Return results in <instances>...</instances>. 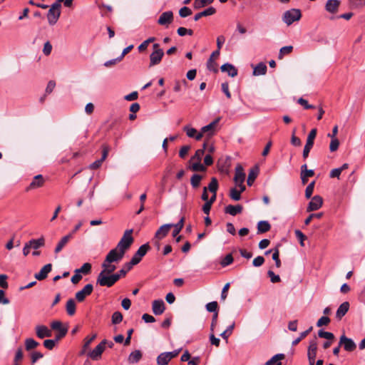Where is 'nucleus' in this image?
Listing matches in <instances>:
<instances>
[{
    "label": "nucleus",
    "mask_w": 365,
    "mask_h": 365,
    "mask_svg": "<svg viewBox=\"0 0 365 365\" xmlns=\"http://www.w3.org/2000/svg\"><path fill=\"white\" fill-rule=\"evenodd\" d=\"M230 197L235 201L241 199V191L237 190L235 187L231 188L230 190Z\"/></svg>",
    "instance_id": "nucleus-50"
},
{
    "label": "nucleus",
    "mask_w": 365,
    "mask_h": 365,
    "mask_svg": "<svg viewBox=\"0 0 365 365\" xmlns=\"http://www.w3.org/2000/svg\"><path fill=\"white\" fill-rule=\"evenodd\" d=\"M220 120V118H217L215 120H213L212 122L209 123L208 125L203 126L201 128L202 134L203 135L204 133H205L207 132H210L211 133H212L215 130V126L219 123Z\"/></svg>",
    "instance_id": "nucleus-36"
},
{
    "label": "nucleus",
    "mask_w": 365,
    "mask_h": 365,
    "mask_svg": "<svg viewBox=\"0 0 365 365\" xmlns=\"http://www.w3.org/2000/svg\"><path fill=\"white\" fill-rule=\"evenodd\" d=\"M165 55L164 51L160 48L159 43H153V52L150 54L149 67L158 65Z\"/></svg>",
    "instance_id": "nucleus-5"
},
{
    "label": "nucleus",
    "mask_w": 365,
    "mask_h": 365,
    "mask_svg": "<svg viewBox=\"0 0 365 365\" xmlns=\"http://www.w3.org/2000/svg\"><path fill=\"white\" fill-rule=\"evenodd\" d=\"M142 358V353L140 350L132 351L128 356V361L130 364L138 363Z\"/></svg>",
    "instance_id": "nucleus-34"
},
{
    "label": "nucleus",
    "mask_w": 365,
    "mask_h": 365,
    "mask_svg": "<svg viewBox=\"0 0 365 365\" xmlns=\"http://www.w3.org/2000/svg\"><path fill=\"white\" fill-rule=\"evenodd\" d=\"M173 21V13L172 11H167L161 14L158 19V24L162 26H168Z\"/></svg>",
    "instance_id": "nucleus-16"
},
{
    "label": "nucleus",
    "mask_w": 365,
    "mask_h": 365,
    "mask_svg": "<svg viewBox=\"0 0 365 365\" xmlns=\"http://www.w3.org/2000/svg\"><path fill=\"white\" fill-rule=\"evenodd\" d=\"M349 303L344 302L340 304L336 312V318L340 320L349 311Z\"/></svg>",
    "instance_id": "nucleus-25"
},
{
    "label": "nucleus",
    "mask_w": 365,
    "mask_h": 365,
    "mask_svg": "<svg viewBox=\"0 0 365 365\" xmlns=\"http://www.w3.org/2000/svg\"><path fill=\"white\" fill-rule=\"evenodd\" d=\"M45 182V180L42 175H37L34 177L32 181L29 185L28 187H26V191L29 192L31 190H35L39 187H41Z\"/></svg>",
    "instance_id": "nucleus-14"
},
{
    "label": "nucleus",
    "mask_w": 365,
    "mask_h": 365,
    "mask_svg": "<svg viewBox=\"0 0 365 365\" xmlns=\"http://www.w3.org/2000/svg\"><path fill=\"white\" fill-rule=\"evenodd\" d=\"M339 5V0H328L325 5V9L329 13L335 14L337 12Z\"/></svg>",
    "instance_id": "nucleus-21"
},
{
    "label": "nucleus",
    "mask_w": 365,
    "mask_h": 365,
    "mask_svg": "<svg viewBox=\"0 0 365 365\" xmlns=\"http://www.w3.org/2000/svg\"><path fill=\"white\" fill-rule=\"evenodd\" d=\"M297 103L302 106L304 109H313L315 108L313 105L309 104L308 101L303 98H299Z\"/></svg>",
    "instance_id": "nucleus-59"
},
{
    "label": "nucleus",
    "mask_w": 365,
    "mask_h": 365,
    "mask_svg": "<svg viewBox=\"0 0 365 365\" xmlns=\"http://www.w3.org/2000/svg\"><path fill=\"white\" fill-rule=\"evenodd\" d=\"M155 40V37H150V38H148V39L144 41L143 43H141L138 46V51L140 52L144 51L148 48V46L149 45V43H152V42H154Z\"/></svg>",
    "instance_id": "nucleus-46"
},
{
    "label": "nucleus",
    "mask_w": 365,
    "mask_h": 365,
    "mask_svg": "<svg viewBox=\"0 0 365 365\" xmlns=\"http://www.w3.org/2000/svg\"><path fill=\"white\" fill-rule=\"evenodd\" d=\"M312 330V327H310L308 329L302 332L300 334L299 336L292 341V346H296L297 344H298L301 341V340H302L304 338H305L309 334V332Z\"/></svg>",
    "instance_id": "nucleus-47"
},
{
    "label": "nucleus",
    "mask_w": 365,
    "mask_h": 365,
    "mask_svg": "<svg viewBox=\"0 0 365 365\" xmlns=\"http://www.w3.org/2000/svg\"><path fill=\"white\" fill-rule=\"evenodd\" d=\"M150 247L148 243L142 245L137 252L133 255L130 261L127 262L128 268L132 269L134 265L138 264L142 259V258L146 255Z\"/></svg>",
    "instance_id": "nucleus-4"
},
{
    "label": "nucleus",
    "mask_w": 365,
    "mask_h": 365,
    "mask_svg": "<svg viewBox=\"0 0 365 365\" xmlns=\"http://www.w3.org/2000/svg\"><path fill=\"white\" fill-rule=\"evenodd\" d=\"M91 271V264L88 262L84 263L81 268L76 269L75 273L88 274Z\"/></svg>",
    "instance_id": "nucleus-43"
},
{
    "label": "nucleus",
    "mask_w": 365,
    "mask_h": 365,
    "mask_svg": "<svg viewBox=\"0 0 365 365\" xmlns=\"http://www.w3.org/2000/svg\"><path fill=\"white\" fill-rule=\"evenodd\" d=\"M153 312L155 315H160L165 311V303L162 299H156L153 302Z\"/></svg>",
    "instance_id": "nucleus-19"
},
{
    "label": "nucleus",
    "mask_w": 365,
    "mask_h": 365,
    "mask_svg": "<svg viewBox=\"0 0 365 365\" xmlns=\"http://www.w3.org/2000/svg\"><path fill=\"white\" fill-rule=\"evenodd\" d=\"M302 16L301 11L297 9H292L286 11L282 16L283 21L290 26L296 21H299Z\"/></svg>",
    "instance_id": "nucleus-6"
},
{
    "label": "nucleus",
    "mask_w": 365,
    "mask_h": 365,
    "mask_svg": "<svg viewBox=\"0 0 365 365\" xmlns=\"http://www.w3.org/2000/svg\"><path fill=\"white\" fill-rule=\"evenodd\" d=\"M285 357L284 354H277L268 360L265 365H282L281 360Z\"/></svg>",
    "instance_id": "nucleus-32"
},
{
    "label": "nucleus",
    "mask_w": 365,
    "mask_h": 365,
    "mask_svg": "<svg viewBox=\"0 0 365 365\" xmlns=\"http://www.w3.org/2000/svg\"><path fill=\"white\" fill-rule=\"evenodd\" d=\"M207 190L212 192L215 193L218 190V181L216 178H212L208 186L206 187Z\"/></svg>",
    "instance_id": "nucleus-44"
},
{
    "label": "nucleus",
    "mask_w": 365,
    "mask_h": 365,
    "mask_svg": "<svg viewBox=\"0 0 365 365\" xmlns=\"http://www.w3.org/2000/svg\"><path fill=\"white\" fill-rule=\"evenodd\" d=\"M235 323L233 322L227 328L226 330H225L221 334L220 336L224 339H227L228 337L232 334V331L235 328Z\"/></svg>",
    "instance_id": "nucleus-45"
},
{
    "label": "nucleus",
    "mask_w": 365,
    "mask_h": 365,
    "mask_svg": "<svg viewBox=\"0 0 365 365\" xmlns=\"http://www.w3.org/2000/svg\"><path fill=\"white\" fill-rule=\"evenodd\" d=\"M339 346H342L345 351L349 352L354 351L356 348V344L353 339L346 337L344 334L339 339Z\"/></svg>",
    "instance_id": "nucleus-9"
},
{
    "label": "nucleus",
    "mask_w": 365,
    "mask_h": 365,
    "mask_svg": "<svg viewBox=\"0 0 365 365\" xmlns=\"http://www.w3.org/2000/svg\"><path fill=\"white\" fill-rule=\"evenodd\" d=\"M119 280L118 275L115 273L108 274L104 272H100L96 278V284L101 287H111Z\"/></svg>",
    "instance_id": "nucleus-1"
},
{
    "label": "nucleus",
    "mask_w": 365,
    "mask_h": 365,
    "mask_svg": "<svg viewBox=\"0 0 365 365\" xmlns=\"http://www.w3.org/2000/svg\"><path fill=\"white\" fill-rule=\"evenodd\" d=\"M51 327L52 329L58 331V334L55 337L57 341H59L61 339L64 337L68 332V328L63 327L62 323L60 321L52 322L51 324Z\"/></svg>",
    "instance_id": "nucleus-8"
},
{
    "label": "nucleus",
    "mask_w": 365,
    "mask_h": 365,
    "mask_svg": "<svg viewBox=\"0 0 365 365\" xmlns=\"http://www.w3.org/2000/svg\"><path fill=\"white\" fill-rule=\"evenodd\" d=\"M217 302H215V301H213V302H209L206 304V309L207 312H217Z\"/></svg>",
    "instance_id": "nucleus-57"
},
{
    "label": "nucleus",
    "mask_w": 365,
    "mask_h": 365,
    "mask_svg": "<svg viewBox=\"0 0 365 365\" xmlns=\"http://www.w3.org/2000/svg\"><path fill=\"white\" fill-rule=\"evenodd\" d=\"M323 204L322 197L319 195L314 196L309 202L307 210V212L315 211L319 210Z\"/></svg>",
    "instance_id": "nucleus-15"
},
{
    "label": "nucleus",
    "mask_w": 365,
    "mask_h": 365,
    "mask_svg": "<svg viewBox=\"0 0 365 365\" xmlns=\"http://www.w3.org/2000/svg\"><path fill=\"white\" fill-rule=\"evenodd\" d=\"M259 174V168L258 166H255L252 169H250L248 178L247 180V183L249 186H251L253 182H255V179L257 178V175Z\"/></svg>",
    "instance_id": "nucleus-30"
},
{
    "label": "nucleus",
    "mask_w": 365,
    "mask_h": 365,
    "mask_svg": "<svg viewBox=\"0 0 365 365\" xmlns=\"http://www.w3.org/2000/svg\"><path fill=\"white\" fill-rule=\"evenodd\" d=\"M124 253L119 251L117 247L111 250L106 255V262H118L124 257Z\"/></svg>",
    "instance_id": "nucleus-10"
},
{
    "label": "nucleus",
    "mask_w": 365,
    "mask_h": 365,
    "mask_svg": "<svg viewBox=\"0 0 365 365\" xmlns=\"http://www.w3.org/2000/svg\"><path fill=\"white\" fill-rule=\"evenodd\" d=\"M39 343L32 338H28L25 340V348L27 351H30L36 348Z\"/></svg>",
    "instance_id": "nucleus-41"
},
{
    "label": "nucleus",
    "mask_w": 365,
    "mask_h": 365,
    "mask_svg": "<svg viewBox=\"0 0 365 365\" xmlns=\"http://www.w3.org/2000/svg\"><path fill=\"white\" fill-rule=\"evenodd\" d=\"M191 169L194 171H201L204 172L206 170V168L204 165H202L200 161H197L193 163L191 166Z\"/></svg>",
    "instance_id": "nucleus-56"
},
{
    "label": "nucleus",
    "mask_w": 365,
    "mask_h": 365,
    "mask_svg": "<svg viewBox=\"0 0 365 365\" xmlns=\"http://www.w3.org/2000/svg\"><path fill=\"white\" fill-rule=\"evenodd\" d=\"M318 336L320 338H324V339H328V340H331V339H333L334 338V334L331 332L325 331L323 329H320L318 331Z\"/></svg>",
    "instance_id": "nucleus-53"
},
{
    "label": "nucleus",
    "mask_w": 365,
    "mask_h": 365,
    "mask_svg": "<svg viewBox=\"0 0 365 365\" xmlns=\"http://www.w3.org/2000/svg\"><path fill=\"white\" fill-rule=\"evenodd\" d=\"M330 322V319L328 317L323 316L317 322V326L318 327H322L324 325H327Z\"/></svg>",
    "instance_id": "nucleus-64"
},
{
    "label": "nucleus",
    "mask_w": 365,
    "mask_h": 365,
    "mask_svg": "<svg viewBox=\"0 0 365 365\" xmlns=\"http://www.w3.org/2000/svg\"><path fill=\"white\" fill-rule=\"evenodd\" d=\"M93 290L92 284H87L84 287L76 293V299L78 302H83L87 296H89Z\"/></svg>",
    "instance_id": "nucleus-11"
},
{
    "label": "nucleus",
    "mask_w": 365,
    "mask_h": 365,
    "mask_svg": "<svg viewBox=\"0 0 365 365\" xmlns=\"http://www.w3.org/2000/svg\"><path fill=\"white\" fill-rule=\"evenodd\" d=\"M123 320V314L120 312H115L111 318L112 323L113 324H118Z\"/></svg>",
    "instance_id": "nucleus-51"
},
{
    "label": "nucleus",
    "mask_w": 365,
    "mask_h": 365,
    "mask_svg": "<svg viewBox=\"0 0 365 365\" xmlns=\"http://www.w3.org/2000/svg\"><path fill=\"white\" fill-rule=\"evenodd\" d=\"M109 150H110V147L108 145L103 144L102 145V156H101V158L98 160H96L93 163H91L89 165V168L92 170H95V169L100 168L102 165V163L107 158Z\"/></svg>",
    "instance_id": "nucleus-12"
},
{
    "label": "nucleus",
    "mask_w": 365,
    "mask_h": 365,
    "mask_svg": "<svg viewBox=\"0 0 365 365\" xmlns=\"http://www.w3.org/2000/svg\"><path fill=\"white\" fill-rule=\"evenodd\" d=\"M202 175L199 174H193L190 178V184L194 189L200 187V182L202 180Z\"/></svg>",
    "instance_id": "nucleus-40"
},
{
    "label": "nucleus",
    "mask_w": 365,
    "mask_h": 365,
    "mask_svg": "<svg viewBox=\"0 0 365 365\" xmlns=\"http://www.w3.org/2000/svg\"><path fill=\"white\" fill-rule=\"evenodd\" d=\"M339 145V141L337 138H331V143L329 145V150L331 152L336 151Z\"/></svg>",
    "instance_id": "nucleus-60"
},
{
    "label": "nucleus",
    "mask_w": 365,
    "mask_h": 365,
    "mask_svg": "<svg viewBox=\"0 0 365 365\" xmlns=\"http://www.w3.org/2000/svg\"><path fill=\"white\" fill-rule=\"evenodd\" d=\"M71 239V235H66L65 236H63L61 240L58 242V243L57 244L55 250H54V252L56 254H58V252H60L63 248L66 245V244L69 242V240Z\"/></svg>",
    "instance_id": "nucleus-29"
},
{
    "label": "nucleus",
    "mask_w": 365,
    "mask_h": 365,
    "mask_svg": "<svg viewBox=\"0 0 365 365\" xmlns=\"http://www.w3.org/2000/svg\"><path fill=\"white\" fill-rule=\"evenodd\" d=\"M215 13H216V9L214 7L210 6V7H208L207 9H205L204 11L196 14L194 16L193 19H194V21H197L202 17L211 16V15L215 14Z\"/></svg>",
    "instance_id": "nucleus-27"
},
{
    "label": "nucleus",
    "mask_w": 365,
    "mask_h": 365,
    "mask_svg": "<svg viewBox=\"0 0 365 365\" xmlns=\"http://www.w3.org/2000/svg\"><path fill=\"white\" fill-rule=\"evenodd\" d=\"M207 68L209 71H212L214 73H217V64L214 61V59H212V58H210L207 62Z\"/></svg>",
    "instance_id": "nucleus-48"
},
{
    "label": "nucleus",
    "mask_w": 365,
    "mask_h": 365,
    "mask_svg": "<svg viewBox=\"0 0 365 365\" xmlns=\"http://www.w3.org/2000/svg\"><path fill=\"white\" fill-rule=\"evenodd\" d=\"M192 14V10L187 6H183L179 10V15L182 18H185Z\"/></svg>",
    "instance_id": "nucleus-55"
},
{
    "label": "nucleus",
    "mask_w": 365,
    "mask_h": 365,
    "mask_svg": "<svg viewBox=\"0 0 365 365\" xmlns=\"http://www.w3.org/2000/svg\"><path fill=\"white\" fill-rule=\"evenodd\" d=\"M56 341H58L56 339H46L43 341V346L46 349H48L49 350H52L53 349V347L55 346Z\"/></svg>",
    "instance_id": "nucleus-58"
},
{
    "label": "nucleus",
    "mask_w": 365,
    "mask_h": 365,
    "mask_svg": "<svg viewBox=\"0 0 365 365\" xmlns=\"http://www.w3.org/2000/svg\"><path fill=\"white\" fill-rule=\"evenodd\" d=\"M233 262V257L232 254L227 255L220 262V264L222 267H225L230 264H232Z\"/></svg>",
    "instance_id": "nucleus-52"
},
{
    "label": "nucleus",
    "mask_w": 365,
    "mask_h": 365,
    "mask_svg": "<svg viewBox=\"0 0 365 365\" xmlns=\"http://www.w3.org/2000/svg\"><path fill=\"white\" fill-rule=\"evenodd\" d=\"M267 67L263 62H260L254 68L253 75L254 76H262L265 75L267 73Z\"/></svg>",
    "instance_id": "nucleus-31"
},
{
    "label": "nucleus",
    "mask_w": 365,
    "mask_h": 365,
    "mask_svg": "<svg viewBox=\"0 0 365 365\" xmlns=\"http://www.w3.org/2000/svg\"><path fill=\"white\" fill-rule=\"evenodd\" d=\"M317 351V343L316 338L309 342V346L308 347L307 351V358H316Z\"/></svg>",
    "instance_id": "nucleus-28"
},
{
    "label": "nucleus",
    "mask_w": 365,
    "mask_h": 365,
    "mask_svg": "<svg viewBox=\"0 0 365 365\" xmlns=\"http://www.w3.org/2000/svg\"><path fill=\"white\" fill-rule=\"evenodd\" d=\"M29 246H31V248H33L34 250H38V248L43 247L45 244V240L43 237H41L38 239H31L29 242Z\"/></svg>",
    "instance_id": "nucleus-33"
},
{
    "label": "nucleus",
    "mask_w": 365,
    "mask_h": 365,
    "mask_svg": "<svg viewBox=\"0 0 365 365\" xmlns=\"http://www.w3.org/2000/svg\"><path fill=\"white\" fill-rule=\"evenodd\" d=\"M170 356L167 352H163L157 357V364L158 365H167L170 361Z\"/></svg>",
    "instance_id": "nucleus-37"
},
{
    "label": "nucleus",
    "mask_w": 365,
    "mask_h": 365,
    "mask_svg": "<svg viewBox=\"0 0 365 365\" xmlns=\"http://www.w3.org/2000/svg\"><path fill=\"white\" fill-rule=\"evenodd\" d=\"M243 210V207L241 205H229L225 207V212L232 216H236L237 214L241 213Z\"/></svg>",
    "instance_id": "nucleus-24"
},
{
    "label": "nucleus",
    "mask_w": 365,
    "mask_h": 365,
    "mask_svg": "<svg viewBox=\"0 0 365 365\" xmlns=\"http://www.w3.org/2000/svg\"><path fill=\"white\" fill-rule=\"evenodd\" d=\"M173 223L165 224L160 227V228L156 231L155 237L161 240L165 237L169 232V230L171 227H173Z\"/></svg>",
    "instance_id": "nucleus-18"
},
{
    "label": "nucleus",
    "mask_w": 365,
    "mask_h": 365,
    "mask_svg": "<svg viewBox=\"0 0 365 365\" xmlns=\"http://www.w3.org/2000/svg\"><path fill=\"white\" fill-rule=\"evenodd\" d=\"M317 135V129L313 128L308 134L307 142L303 150V158L306 159L309 156V153L314 145V141Z\"/></svg>",
    "instance_id": "nucleus-7"
},
{
    "label": "nucleus",
    "mask_w": 365,
    "mask_h": 365,
    "mask_svg": "<svg viewBox=\"0 0 365 365\" xmlns=\"http://www.w3.org/2000/svg\"><path fill=\"white\" fill-rule=\"evenodd\" d=\"M52 269V264H47L44 265L40 270L38 273L35 274V278L38 280H43L46 279L48 276V274L51 271Z\"/></svg>",
    "instance_id": "nucleus-20"
},
{
    "label": "nucleus",
    "mask_w": 365,
    "mask_h": 365,
    "mask_svg": "<svg viewBox=\"0 0 365 365\" xmlns=\"http://www.w3.org/2000/svg\"><path fill=\"white\" fill-rule=\"evenodd\" d=\"M271 228V225L268 221L261 220L257 223V233H264L268 232Z\"/></svg>",
    "instance_id": "nucleus-35"
},
{
    "label": "nucleus",
    "mask_w": 365,
    "mask_h": 365,
    "mask_svg": "<svg viewBox=\"0 0 365 365\" xmlns=\"http://www.w3.org/2000/svg\"><path fill=\"white\" fill-rule=\"evenodd\" d=\"M220 68L222 72H227L228 76L231 77H235L237 75V69L231 63H224Z\"/></svg>",
    "instance_id": "nucleus-26"
},
{
    "label": "nucleus",
    "mask_w": 365,
    "mask_h": 365,
    "mask_svg": "<svg viewBox=\"0 0 365 365\" xmlns=\"http://www.w3.org/2000/svg\"><path fill=\"white\" fill-rule=\"evenodd\" d=\"M62 1L63 0H57L50 6L47 14V19L48 24L51 26L54 25L60 17Z\"/></svg>",
    "instance_id": "nucleus-2"
},
{
    "label": "nucleus",
    "mask_w": 365,
    "mask_h": 365,
    "mask_svg": "<svg viewBox=\"0 0 365 365\" xmlns=\"http://www.w3.org/2000/svg\"><path fill=\"white\" fill-rule=\"evenodd\" d=\"M294 234L296 237L299 240L300 245L304 246V241L307 239L306 236L299 230H296Z\"/></svg>",
    "instance_id": "nucleus-62"
},
{
    "label": "nucleus",
    "mask_w": 365,
    "mask_h": 365,
    "mask_svg": "<svg viewBox=\"0 0 365 365\" xmlns=\"http://www.w3.org/2000/svg\"><path fill=\"white\" fill-rule=\"evenodd\" d=\"M43 354L39 351L32 352L31 354V361L32 364H35L38 359L43 358Z\"/></svg>",
    "instance_id": "nucleus-63"
},
{
    "label": "nucleus",
    "mask_w": 365,
    "mask_h": 365,
    "mask_svg": "<svg viewBox=\"0 0 365 365\" xmlns=\"http://www.w3.org/2000/svg\"><path fill=\"white\" fill-rule=\"evenodd\" d=\"M66 309L69 316H73L76 313V302L73 299H69L67 301Z\"/></svg>",
    "instance_id": "nucleus-38"
},
{
    "label": "nucleus",
    "mask_w": 365,
    "mask_h": 365,
    "mask_svg": "<svg viewBox=\"0 0 365 365\" xmlns=\"http://www.w3.org/2000/svg\"><path fill=\"white\" fill-rule=\"evenodd\" d=\"M215 0H195L193 7L195 10L200 9L211 4Z\"/></svg>",
    "instance_id": "nucleus-39"
},
{
    "label": "nucleus",
    "mask_w": 365,
    "mask_h": 365,
    "mask_svg": "<svg viewBox=\"0 0 365 365\" xmlns=\"http://www.w3.org/2000/svg\"><path fill=\"white\" fill-rule=\"evenodd\" d=\"M183 130L186 133V135L189 138H195L197 140H200L202 138V134L201 131L200 133H197L195 128H190L188 125L184 126Z\"/></svg>",
    "instance_id": "nucleus-22"
},
{
    "label": "nucleus",
    "mask_w": 365,
    "mask_h": 365,
    "mask_svg": "<svg viewBox=\"0 0 365 365\" xmlns=\"http://www.w3.org/2000/svg\"><path fill=\"white\" fill-rule=\"evenodd\" d=\"M314 185H315V181H312L307 186L306 190H305L306 198L309 199L312 197V195L313 193L314 188Z\"/></svg>",
    "instance_id": "nucleus-54"
},
{
    "label": "nucleus",
    "mask_w": 365,
    "mask_h": 365,
    "mask_svg": "<svg viewBox=\"0 0 365 365\" xmlns=\"http://www.w3.org/2000/svg\"><path fill=\"white\" fill-rule=\"evenodd\" d=\"M293 50L292 46H286L280 48L278 58L282 59L284 55L290 53Z\"/></svg>",
    "instance_id": "nucleus-49"
},
{
    "label": "nucleus",
    "mask_w": 365,
    "mask_h": 365,
    "mask_svg": "<svg viewBox=\"0 0 365 365\" xmlns=\"http://www.w3.org/2000/svg\"><path fill=\"white\" fill-rule=\"evenodd\" d=\"M133 232V229L126 230L116 246L117 249H118L119 251H121L124 254L125 253L126 250L130 248L134 240L132 237Z\"/></svg>",
    "instance_id": "nucleus-3"
},
{
    "label": "nucleus",
    "mask_w": 365,
    "mask_h": 365,
    "mask_svg": "<svg viewBox=\"0 0 365 365\" xmlns=\"http://www.w3.org/2000/svg\"><path fill=\"white\" fill-rule=\"evenodd\" d=\"M184 226V217H181L178 223L173 224V227H174V230L173 232V236L175 237L182 230Z\"/></svg>",
    "instance_id": "nucleus-42"
},
{
    "label": "nucleus",
    "mask_w": 365,
    "mask_h": 365,
    "mask_svg": "<svg viewBox=\"0 0 365 365\" xmlns=\"http://www.w3.org/2000/svg\"><path fill=\"white\" fill-rule=\"evenodd\" d=\"M36 334L39 339L45 337H51L52 336L51 331L44 325H38L36 327Z\"/></svg>",
    "instance_id": "nucleus-17"
},
{
    "label": "nucleus",
    "mask_w": 365,
    "mask_h": 365,
    "mask_svg": "<svg viewBox=\"0 0 365 365\" xmlns=\"http://www.w3.org/2000/svg\"><path fill=\"white\" fill-rule=\"evenodd\" d=\"M245 179V174L243 172V168L240 165H238L235 168V175L234 180L236 184H242Z\"/></svg>",
    "instance_id": "nucleus-23"
},
{
    "label": "nucleus",
    "mask_w": 365,
    "mask_h": 365,
    "mask_svg": "<svg viewBox=\"0 0 365 365\" xmlns=\"http://www.w3.org/2000/svg\"><path fill=\"white\" fill-rule=\"evenodd\" d=\"M267 275L269 277L270 281L272 283L279 282L281 280L279 276L277 274H275L274 272L272 270H269L267 272Z\"/></svg>",
    "instance_id": "nucleus-61"
},
{
    "label": "nucleus",
    "mask_w": 365,
    "mask_h": 365,
    "mask_svg": "<svg viewBox=\"0 0 365 365\" xmlns=\"http://www.w3.org/2000/svg\"><path fill=\"white\" fill-rule=\"evenodd\" d=\"M107 343L106 339H103L99 344H98L95 349L88 354V356L93 360H98L101 358L104 349L105 345Z\"/></svg>",
    "instance_id": "nucleus-13"
}]
</instances>
